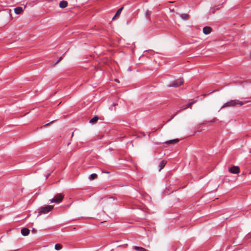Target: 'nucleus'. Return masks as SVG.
Masks as SVG:
<instances>
[{
	"label": "nucleus",
	"instance_id": "nucleus-6",
	"mask_svg": "<svg viewBox=\"0 0 251 251\" xmlns=\"http://www.w3.org/2000/svg\"><path fill=\"white\" fill-rule=\"evenodd\" d=\"M229 171L232 174H237L239 173L240 169L237 166H233L229 169Z\"/></svg>",
	"mask_w": 251,
	"mask_h": 251
},
{
	"label": "nucleus",
	"instance_id": "nucleus-25",
	"mask_svg": "<svg viewBox=\"0 0 251 251\" xmlns=\"http://www.w3.org/2000/svg\"><path fill=\"white\" fill-rule=\"evenodd\" d=\"M49 124H50L49 123L46 124H45V125L44 126H45H45H48Z\"/></svg>",
	"mask_w": 251,
	"mask_h": 251
},
{
	"label": "nucleus",
	"instance_id": "nucleus-3",
	"mask_svg": "<svg viewBox=\"0 0 251 251\" xmlns=\"http://www.w3.org/2000/svg\"><path fill=\"white\" fill-rule=\"evenodd\" d=\"M53 208V206L50 205L41 207L38 209V212L40 215L42 214H47L51 211Z\"/></svg>",
	"mask_w": 251,
	"mask_h": 251
},
{
	"label": "nucleus",
	"instance_id": "nucleus-4",
	"mask_svg": "<svg viewBox=\"0 0 251 251\" xmlns=\"http://www.w3.org/2000/svg\"><path fill=\"white\" fill-rule=\"evenodd\" d=\"M64 198V195L62 193H58L53 198L50 200L51 203H59Z\"/></svg>",
	"mask_w": 251,
	"mask_h": 251
},
{
	"label": "nucleus",
	"instance_id": "nucleus-12",
	"mask_svg": "<svg viewBox=\"0 0 251 251\" xmlns=\"http://www.w3.org/2000/svg\"><path fill=\"white\" fill-rule=\"evenodd\" d=\"M151 12L149 10H147L145 12V16L147 19L149 21H151L150 16L151 15Z\"/></svg>",
	"mask_w": 251,
	"mask_h": 251
},
{
	"label": "nucleus",
	"instance_id": "nucleus-15",
	"mask_svg": "<svg viewBox=\"0 0 251 251\" xmlns=\"http://www.w3.org/2000/svg\"><path fill=\"white\" fill-rule=\"evenodd\" d=\"M179 140L178 139H176L174 140H171L167 141L166 142V144H175L178 142Z\"/></svg>",
	"mask_w": 251,
	"mask_h": 251
},
{
	"label": "nucleus",
	"instance_id": "nucleus-19",
	"mask_svg": "<svg viewBox=\"0 0 251 251\" xmlns=\"http://www.w3.org/2000/svg\"><path fill=\"white\" fill-rule=\"evenodd\" d=\"M97 176V175L96 174H92L90 175V179H95Z\"/></svg>",
	"mask_w": 251,
	"mask_h": 251
},
{
	"label": "nucleus",
	"instance_id": "nucleus-28",
	"mask_svg": "<svg viewBox=\"0 0 251 251\" xmlns=\"http://www.w3.org/2000/svg\"><path fill=\"white\" fill-rule=\"evenodd\" d=\"M117 16H115V15L114 16V17H113L112 19H114L115 17H116Z\"/></svg>",
	"mask_w": 251,
	"mask_h": 251
},
{
	"label": "nucleus",
	"instance_id": "nucleus-21",
	"mask_svg": "<svg viewBox=\"0 0 251 251\" xmlns=\"http://www.w3.org/2000/svg\"><path fill=\"white\" fill-rule=\"evenodd\" d=\"M65 53L63 54V56H61L59 59L57 61V62L55 63V64H57L59 62H60L63 58V57L64 56Z\"/></svg>",
	"mask_w": 251,
	"mask_h": 251
},
{
	"label": "nucleus",
	"instance_id": "nucleus-29",
	"mask_svg": "<svg viewBox=\"0 0 251 251\" xmlns=\"http://www.w3.org/2000/svg\"><path fill=\"white\" fill-rule=\"evenodd\" d=\"M215 12V9H214L213 11H212V13H214Z\"/></svg>",
	"mask_w": 251,
	"mask_h": 251
},
{
	"label": "nucleus",
	"instance_id": "nucleus-13",
	"mask_svg": "<svg viewBox=\"0 0 251 251\" xmlns=\"http://www.w3.org/2000/svg\"><path fill=\"white\" fill-rule=\"evenodd\" d=\"M133 249L136 251H147L145 248L137 246H134Z\"/></svg>",
	"mask_w": 251,
	"mask_h": 251
},
{
	"label": "nucleus",
	"instance_id": "nucleus-22",
	"mask_svg": "<svg viewBox=\"0 0 251 251\" xmlns=\"http://www.w3.org/2000/svg\"><path fill=\"white\" fill-rule=\"evenodd\" d=\"M113 107L114 106L112 105V104L109 107V109L111 110H113Z\"/></svg>",
	"mask_w": 251,
	"mask_h": 251
},
{
	"label": "nucleus",
	"instance_id": "nucleus-10",
	"mask_svg": "<svg viewBox=\"0 0 251 251\" xmlns=\"http://www.w3.org/2000/svg\"><path fill=\"white\" fill-rule=\"evenodd\" d=\"M166 162L164 160L161 161L159 164V171H161L165 166Z\"/></svg>",
	"mask_w": 251,
	"mask_h": 251
},
{
	"label": "nucleus",
	"instance_id": "nucleus-1",
	"mask_svg": "<svg viewBox=\"0 0 251 251\" xmlns=\"http://www.w3.org/2000/svg\"><path fill=\"white\" fill-rule=\"evenodd\" d=\"M245 103L243 101H240L237 100H231L225 103L221 107V108L226 107H234L236 105H243Z\"/></svg>",
	"mask_w": 251,
	"mask_h": 251
},
{
	"label": "nucleus",
	"instance_id": "nucleus-5",
	"mask_svg": "<svg viewBox=\"0 0 251 251\" xmlns=\"http://www.w3.org/2000/svg\"><path fill=\"white\" fill-rule=\"evenodd\" d=\"M197 102V100H193V101L192 102H189V103H188L187 105H186L185 106H182L181 107L179 110H178V111H176V114H178L181 111L183 110H184V109H186L188 108H189V107H191V106L195 103H196Z\"/></svg>",
	"mask_w": 251,
	"mask_h": 251
},
{
	"label": "nucleus",
	"instance_id": "nucleus-27",
	"mask_svg": "<svg viewBox=\"0 0 251 251\" xmlns=\"http://www.w3.org/2000/svg\"><path fill=\"white\" fill-rule=\"evenodd\" d=\"M117 16H115V15L114 16V17H113L112 19H114L115 17H116Z\"/></svg>",
	"mask_w": 251,
	"mask_h": 251
},
{
	"label": "nucleus",
	"instance_id": "nucleus-26",
	"mask_svg": "<svg viewBox=\"0 0 251 251\" xmlns=\"http://www.w3.org/2000/svg\"><path fill=\"white\" fill-rule=\"evenodd\" d=\"M50 175V174H48L47 176H46V178H48Z\"/></svg>",
	"mask_w": 251,
	"mask_h": 251
},
{
	"label": "nucleus",
	"instance_id": "nucleus-24",
	"mask_svg": "<svg viewBox=\"0 0 251 251\" xmlns=\"http://www.w3.org/2000/svg\"><path fill=\"white\" fill-rule=\"evenodd\" d=\"M117 104H117V103H114L112 104V105L114 107V106H115L116 105H117Z\"/></svg>",
	"mask_w": 251,
	"mask_h": 251
},
{
	"label": "nucleus",
	"instance_id": "nucleus-2",
	"mask_svg": "<svg viewBox=\"0 0 251 251\" xmlns=\"http://www.w3.org/2000/svg\"><path fill=\"white\" fill-rule=\"evenodd\" d=\"M184 83L182 78H179L171 82L168 85V87H178Z\"/></svg>",
	"mask_w": 251,
	"mask_h": 251
},
{
	"label": "nucleus",
	"instance_id": "nucleus-23",
	"mask_svg": "<svg viewBox=\"0 0 251 251\" xmlns=\"http://www.w3.org/2000/svg\"><path fill=\"white\" fill-rule=\"evenodd\" d=\"M110 199H111L110 198H109V199H108V198H104V199H102V200H103V201H106V200H110Z\"/></svg>",
	"mask_w": 251,
	"mask_h": 251
},
{
	"label": "nucleus",
	"instance_id": "nucleus-14",
	"mask_svg": "<svg viewBox=\"0 0 251 251\" xmlns=\"http://www.w3.org/2000/svg\"><path fill=\"white\" fill-rule=\"evenodd\" d=\"M99 118L98 116H95L90 120L89 122L91 124H94L99 120Z\"/></svg>",
	"mask_w": 251,
	"mask_h": 251
},
{
	"label": "nucleus",
	"instance_id": "nucleus-16",
	"mask_svg": "<svg viewBox=\"0 0 251 251\" xmlns=\"http://www.w3.org/2000/svg\"><path fill=\"white\" fill-rule=\"evenodd\" d=\"M180 17L182 20H186L189 17V15L187 14H182L180 15Z\"/></svg>",
	"mask_w": 251,
	"mask_h": 251
},
{
	"label": "nucleus",
	"instance_id": "nucleus-30",
	"mask_svg": "<svg viewBox=\"0 0 251 251\" xmlns=\"http://www.w3.org/2000/svg\"><path fill=\"white\" fill-rule=\"evenodd\" d=\"M220 8V7H218V8H217L216 9H219Z\"/></svg>",
	"mask_w": 251,
	"mask_h": 251
},
{
	"label": "nucleus",
	"instance_id": "nucleus-9",
	"mask_svg": "<svg viewBox=\"0 0 251 251\" xmlns=\"http://www.w3.org/2000/svg\"><path fill=\"white\" fill-rule=\"evenodd\" d=\"M68 5V2L66 0H62L59 3V7L61 8H64Z\"/></svg>",
	"mask_w": 251,
	"mask_h": 251
},
{
	"label": "nucleus",
	"instance_id": "nucleus-18",
	"mask_svg": "<svg viewBox=\"0 0 251 251\" xmlns=\"http://www.w3.org/2000/svg\"><path fill=\"white\" fill-rule=\"evenodd\" d=\"M124 7H121L120 8H119L116 12V14H115V16H118L119 15V14H121L122 10L123 9Z\"/></svg>",
	"mask_w": 251,
	"mask_h": 251
},
{
	"label": "nucleus",
	"instance_id": "nucleus-11",
	"mask_svg": "<svg viewBox=\"0 0 251 251\" xmlns=\"http://www.w3.org/2000/svg\"><path fill=\"white\" fill-rule=\"evenodd\" d=\"M15 13L16 14H20L23 11V8L21 7H17L14 9Z\"/></svg>",
	"mask_w": 251,
	"mask_h": 251
},
{
	"label": "nucleus",
	"instance_id": "nucleus-8",
	"mask_svg": "<svg viewBox=\"0 0 251 251\" xmlns=\"http://www.w3.org/2000/svg\"><path fill=\"white\" fill-rule=\"evenodd\" d=\"M21 233L24 236H27L29 233V230L27 228H23L21 229Z\"/></svg>",
	"mask_w": 251,
	"mask_h": 251
},
{
	"label": "nucleus",
	"instance_id": "nucleus-7",
	"mask_svg": "<svg viewBox=\"0 0 251 251\" xmlns=\"http://www.w3.org/2000/svg\"><path fill=\"white\" fill-rule=\"evenodd\" d=\"M212 30V28L210 26H205L203 28V33L204 34H209Z\"/></svg>",
	"mask_w": 251,
	"mask_h": 251
},
{
	"label": "nucleus",
	"instance_id": "nucleus-17",
	"mask_svg": "<svg viewBox=\"0 0 251 251\" xmlns=\"http://www.w3.org/2000/svg\"><path fill=\"white\" fill-rule=\"evenodd\" d=\"M54 248L56 250L58 251L62 249V246L60 244H56Z\"/></svg>",
	"mask_w": 251,
	"mask_h": 251
},
{
	"label": "nucleus",
	"instance_id": "nucleus-20",
	"mask_svg": "<svg viewBox=\"0 0 251 251\" xmlns=\"http://www.w3.org/2000/svg\"><path fill=\"white\" fill-rule=\"evenodd\" d=\"M177 114H176V113L174 115L171 116V118H170V119H169V120H168V121H167V122H170V121H171L172 120V119H173V118L175 117V116H176Z\"/></svg>",
	"mask_w": 251,
	"mask_h": 251
}]
</instances>
